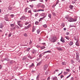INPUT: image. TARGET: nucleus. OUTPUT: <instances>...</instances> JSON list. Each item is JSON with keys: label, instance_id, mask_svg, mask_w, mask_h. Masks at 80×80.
<instances>
[{"label": "nucleus", "instance_id": "47", "mask_svg": "<svg viewBox=\"0 0 80 80\" xmlns=\"http://www.w3.org/2000/svg\"><path fill=\"white\" fill-rule=\"evenodd\" d=\"M71 62L72 63H75V61H74L73 60H71Z\"/></svg>", "mask_w": 80, "mask_h": 80}, {"label": "nucleus", "instance_id": "52", "mask_svg": "<svg viewBox=\"0 0 80 80\" xmlns=\"http://www.w3.org/2000/svg\"><path fill=\"white\" fill-rule=\"evenodd\" d=\"M3 27V26L2 25H0V28H2Z\"/></svg>", "mask_w": 80, "mask_h": 80}, {"label": "nucleus", "instance_id": "28", "mask_svg": "<svg viewBox=\"0 0 80 80\" xmlns=\"http://www.w3.org/2000/svg\"><path fill=\"white\" fill-rule=\"evenodd\" d=\"M18 25L20 27H22L23 25L21 24H18Z\"/></svg>", "mask_w": 80, "mask_h": 80}, {"label": "nucleus", "instance_id": "50", "mask_svg": "<svg viewBox=\"0 0 80 80\" xmlns=\"http://www.w3.org/2000/svg\"><path fill=\"white\" fill-rule=\"evenodd\" d=\"M36 47H37V48H40V46L38 45H37V46H36Z\"/></svg>", "mask_w": 80, "mask_h": 80}, {"label": "nucleus", "instance_id": "56", "mask_svg": "<svg viewBox=\"0 0 80 80\" xmlns=\"http://www.w3.org/2000/svg\"><path fill=\"white\" fill-rule=\"evenodd\" d=\"M10 16L12 17H13V16H14V15L13 14H11V15H10Z\"/></svg>", "mask_w": 80, "mask_h": 80}, {"label": "nucleus", "instance_id": "57", "mask_svg": "<svg viewBox=\"0 0 80 80\" xmlns=\"http://www.w3.org/2000/svg\"><path fill=\"white\" fill-rule=\"evenodd\" d=\"M2 65H0V69H2Z\"/></svg>", "mask_w": 80, "mask_h": 80}, {"label": "nucleus", "instance_id": "30", "mask_svg": "<svg viewBox=\"0 0 80 80\" xmlns=\"http://www.w3.org/2000/svg\"><path fill=\"white\" fill-rule=\"evenodd\" d=\"M32 41L30 40L29 43V44L30 45H32Z\"/></svg>", "mask_w": 80, "mask_h": 80}, {"label": "nucleus", "instance_id": "49", "mask_svg": "<svg viewBox=\"0 0 80 80\" xmlns=\"http://www.w3.org/2000/svg\"><path fill=\"white\" fill-rule=\"evenodd\" d=\"M4 60H7V61H9V60L7 58H5Z\"/></svg>", "mask_w": 80, "mask_h": 80}, {"label": "nucleus", "instance_id": "64", "mask_svg": "<svg viewBox=\"0 0 80 80\" xmlns=\"http://www.w3.org/2000/svg\"><path fill=\"white\" fill-rule=\"evenodd\" d=\"M75 3V2H74V1H72V3Z\"/></svg>", "mask_w": 80, "mask_h": 80}, {"label": "nucleus", "instance_id": "37", "mask_svg": "<svg viewBox=\"0 0 80 80\" xmlns=\"http://www.w3.org/2000/svg\"><path fill=\"white\" fill-rule=\"evenodd\" d=\"M29 6L32 8H33V7L34 6L33 5H30Z\"/></svg>", "mask_w": 80, "mask_h": 80}, {"label": "nucleus", "instance_id": "54", "mask_svg": "<svg viewBox=\"0 0 80 80\" xmlns=\"http://www.w3.org/2000/svg\"><path fill=\"white\" fill-rule=\"evenodd\" d=\"M38 13H37V14L35 15V16L36 17H37L38 16Z\"/></svg>", "mask_w": 80, "mask_h": 80}, {"label": "nucleus", "instance_id": "51", "mask_svg": "<svg viewBox=\"0 0 80 80\" xmlns=\"http://www.w3.org/2000/svg\"><path fill=\"white\" fill-rule=\"evenodd\" d=\"M60 77H61V78H63V77H64V76L63 75H61L60 76Z\"/></svg>", "mask_w": 80, "mask_h": 80}, {"label": "nucleus", "instance_id": "63", "mask_svg": "<svg viewBox=\"0 0 80 80\" xmlns=\"http://www.w3.org/2000/svg\"><path fill=\"white\" fill-rule=\"evenodd\" d=\"M50 77H48L47 78V80H50Z\"/></svg>", "mask_w": 80, "mask_h": 80}, {"label": "nucleus", "instance_id": "26", "mask_svg": "<svg viewBox=\"0 0 80 80\" xmlns=\"http://www.w3.org/2000/svg\"><path fill=\"white\" fill-rule=\"evenodd\" d=\"M43 27H44V28H47V24H44V25H43Z\"/></svg>", "mask_w": 80, "mask_h": 80}, {"label": "nucleus", "instance_id": "48", "mask_svg": "<svg viewBox=\"0 0 80 80\" xmlns=\"http://www.w3.org/2000/svg\"><path fill=\"white\" fill-rule=\"evenodd\" d=\"M11 27H14V24H11Z\"/></svg>", "mask_w": 80, "mask_h": 80}, {"label": "nucleus", "instance_id": "32", "mask_svg": "<svg viewBox=\"0 0 80 80\" xmlns=\"http://www.w3.org/2000/svg\"><path fill=\"white\" fill-rule=\"evenodd\" d=\"M59 2V1L58 0V1H57L56 2V5H55V6H56V5H57V4H58V3Z\"/></svg>", "mask_w": 80, "mask_h": 80}, {"label": "nucleus", "instance_id": "2", "mask_svg": "<svg viewBox=\"0 0 80 80\" xmlns=\"http://www.w3.org/2000/svg\"><path fill=\"white\" fill-rule=\"evenodd\" d=\"M56 40H57V38L56 37H54L50 40V41L52 43H54L56 42Z\"/></svg>", "mask_w": 80, "mask_h": 80}, {"label": "nucleus", "instance_id": "25", "mask_svg": "<svg viewBox=\"0 0 80 80\" xmlns=\"http://www.w3.org/2000/svg\"><path fill=\"white\" fill-rule=\"evenodd\" d=\"M62 65H66V64H67V63H66V62H62Z\"/></svg>", "mask_w": 80, "mask_h": 80}, {"label": "nucleus", "instance_id": "36", "mask_svg": "<svg viewBox=\"0 0 80 80\" xmlns=\"http://www.w3.org/2000/svg\"><path fill=\"white\" fill-rule=\"evenodd\" d=\"M24 36L25 37H27L28 36V35H27V33H25L24 34Z\"/></svg>", "mask_w": 80, "mask_h": 80}, {"label": "nucleus", "instance_id": "21", "mask_svg": "<svg viewBox=\"0 0 80 80\" xmlns=\"http://www.w3.org/2000/svg\"><path fill=\"white\" fill-rule=\"evenodd\" d=\"M28 13H31V14H32V10H31V9H30L28 11Z\"/></svg>", "mask_w": 80, "mask_h": 80}, {"label": "nucleus", "instance_id": "27", "mask_svg": "<svg viewBox=\"0 0 80 80\" xmlns=\"http://www.w3.org/2000/svg\"><path fill=\"white\" fill-rule=\"evenodd\" d=\"M50 52H51V51H47L44 52V53H50Z\"/></svg>", "mask_w": 80, "mask_h": 80}, {"label": "nucleus", "instance_id": "10", "mask_svg": "<svg viewBox=\"0 0 80 80\" xmlns=\"http://www.w3.org/2000/svg\"><path fill=\"white\" fill-rule=\"evenodd\" d=\"M31 26H32V25L31 24H29L26 27V28L27 29H28V28H29L31 27Z\"/></svg>", "mask_w": 80, "mask_h": 80}, {"label": "nucleus", "instance_id": "24", "mask_svg": "<svg viewBox=\"0 0 80 80\" xmlns=\"http://www.w3.org/2000/svg\"><path fill=\"white\" fill-rule=\"evenodd\" d=\"M41 7L43 9L45 8V5H44L42 4L41 6Z\"/></svg>", "mask_w": 80, "mask_h": 80}, {"label": "nucleus", "instance_id": "15", "mask_svg": "<svg viewBox=\"0 0 80 80\" xmlns=\"http://www.w3.org/2000/svg\"><path fill=\"white\" fill-rule=\"evenodd\" d=\"M40 48L41 50H43V49H44V48H45V47L44 46H42V47L40 46Z\"/></svg>", "mask_w": 80, "mask_h": 80}, {"label": "nucleus", "instance_id": "14", "mask_svg": "<svg viewBox=\"0 0 80 80\" xmlns=\"http://www.w3.org/2000/svg\"><path fill=\"white\" fill-rule=\"evenodd\" d=\"M4 19L5 20H6V21H8V18L7 17H4Z\"/></svg>", "mask_w": 80, "mask_h": 80}, {"label": "nucleus", "instance_id": "9", "mask_svg": "<svg viewBox=\"0 0 80 80\" xmlns=\"http://www.w3.org/2000/svg\"><path fill=\"white\" fill-rule=\"evenodd\" d=\"M25 18V16H22L20 18V20H24Z\"/></svg>", "mask_w": 80, "mask_h": 80}, {"label": "nucleus", "instance_id": "53", "mask_svg": "<svg viewBox=\"0 0 80 80\" xmlns=\"http://www.w3.org/2000/svg\"><path fill=\"white\" fill-rule=\"evenodd\" d=\"M69 34L70 33L68 32H67L66 33V35H69Z\"/></svg>", "mask_w": 80, "mask_h": 80}, {"label": "nucleus", "instance_id": "45", "mask_svg": "<svg viewBox=\"0 0 80 80\" xmlns=\"http://www.w3.org/2000/svg\"><path fill=\"white\" fill-rule=\"evenodd\" d=\"M38 78H39V75H38L36 78L37 80H38Z\"/></svg>", "mask_w": 80, "mask_h": 80}, {"label": "nucleus", "instance_id": "34", "mask_svg": "<svg viewBox=\"0 0 80 80\" xmlns=\"http://www.w3.org/2000/svg\"><path fill=\"white\" fill-rule=\"evenodd\" d=\"M41 63H42V62H40L38 63L37 64V65H38V66L40 65V64H41Z\"/></svg>", "mask_w": 80, "mask_h": 80}, {"label": "nucleus", "instance_id": "17", "mask_svg": "<svg viewBox=\"0 0 80 80\" xmlns=\"http://www.w3.org/2000/svg\"><path fill=\"white\" fill-rule=\"evenodd\" d=\"M76 45L79 46V43L78 42V40H77V42H76Z\"/></svg>", "mask_w": 80, "mask_h": 80}, {"label": "nucleus", "instance_id": "58", "mask_svg": "<svg viewBox=\"0 0 80 80\" xmlns=\"http://www.w3.org/2000/svg\"><path fill=\"white\" fill-rule=\"evenodd\" d=\"M29 58H30V59H32V58H33L30 56H29L28 57Z\"/></svg>", "mask_w": 80, "mask_h": 80}, {"label": "nucleus", "instance_id": "22", "mask_svg": "<svg viewBox=\"0 0 80 80\" xmlns=\"http://www.w3.org/2000/svg\"><path fill=\"white\" fill-rule=\"evenodd\" d=\"M48 17H49V18H52V14H49Z\"/></svg>", "mask_w": 80, "mask_h": 80}, {"label": "nucleus", "instance_id": "55", "mask_svg": "<svg viewBox=\"0 0 80 80\" xmlns=\"http://www.w3.org/2000/svg\"><path fill=\"white\" fill-rule=\"evenodd\" d=\"M66 71H67V72H70V69H67Z\"/></svg>", "mask_w": 80, "mask_h": 80}, {"label": "nucleus", "instance_id": "42", "mask_svg": "<svg viewBox=\"0 0 80 80\" xmlns=\"http://www.w3.org/2000/svg\"><path fill=\"white\" fill-rule=\"evenodd\" d=\"M45 15V13H42L41 14V16H44Z\"/></svg>", "mask_w": 80, "mask_h": 80}, {"label": "nucleus", "instance_id": "60", "mask_svg": "<svg viewBox=\"0 0 80 80\" xmlns=\"http://www.w3.org/2000/svg\"><path fill=\"white\" fill-rule=\"evenodd\" d=\"M42 45H45L46 44L45 43H42Z\"/></svg>", "mask_w": 80, "mask_h": 80}, {"label": "nucleus", "instance_id": "40", "mask_svg": "<svg viewBox=\"0 0 80 80\" xmlns=\"http://www.w3.org/2000/svg\"><path fill=\"white\" fill-rule=\"evenodd\" d=\"M43 20V18H40V19L39 20V22H41V21H42Z\"/></svg>", "mask_w": 80, "mask_h": 80}, {"label": "nucleus", "instance_id": "5", "mask_svg": "<svg viewBox=\"0 0 80 80\" xmlns=\"http://www.w3.org/2000/svg\"><path fill=\"white\" fill-rule=\"evenodd\" d=\"M30 8H26L25 10V13H27V12L29 11V10H30Z\"/></svg>", "mask_w": 80, "mask_h": 80}, {"label": "nucleus", "instance_id": "16", "mask_svg": "<svg viewBox=\"0 0 80 80\" xmlns=\"http://www.w3.org/2000/svg\"><path fill=\"white\" fill-rule=\"evenodd\" d=\"M53 80H58V79L57 78V77H55L54 78H53Z\"/></svg>", "mask_w": 80, "mask_h": 80}, {"label": "nucleus", "instance_id": "33", "mask_svg": "<svg viewBox=\"0 0 80 80\" xmlns=\"http://www.w3.org/2000/svg\"><path fill=\"white\" fill-rule=\"evenodd\" d=\"M29 23V22H26L25 23V25H28V24Z\"/></svg>", "mask_w": 80, "mask_h": 80}, {"label": "nucleus", "instance_id": "4", "mask_svg": "<svg viewBox=\"0 0 80 80\" xmlns=\"http://www.w3.org/2000/svg\"><path fill=\"white\" fill-rule=\"evenodd\" d=\"M76 60H78V59H79V54L78 53V52H76Z\"/></svg>", "mask_w": 80, "mask_h": 80}, {"label": "nucleus", "instance_id": "62", "mask_svg": "<svg viewBox=\"0 0 80 80\" xmlns=\"http://www.w3.org/2000/svg\"><path fill=\"white\" fill-rule=\"evenodd\" d=\"M52 14L53 15H55V13L54 12H52Z\"/></svg>", "mask_w": 80, "mask_h": 80}, {"label": "nucleus", "instance_id": "19", "mask_svg": "<svg viewBox=\"0 0 80 80\" xmlns=\"http://www.w3.org/2000/svg\"><path fill=\"white\" fill-rule=\"evenodd\" d=\"M34 67V64L33 63H32L31 65L29 66V68H31V67Z\"/></svg>", "mask_w": 80, "mask_h": 80}, {"label": "nucleus", "instance_id": "13", "mask_svg": "<svg viewBox=\"0 0 80 80\" xmlns=\"http://www.w3.org/2000/svg\"><path fill=\"white\" fill-rule=\"evenodd\" d=\"M56 48L59 51H62V49L61 48L57 47Z\"/></svg>", "mask_w": 80, "mask_h": 80}, {"label": "nucleus", "instance_id": "12", "mask_svg": "<svg viewBox=\"0 0 80 80\" xmlns=\"http://www.w3.org/2000/svg\"><path fill=\"white\" fill-rule=\"evenodd\" d=\"M73 42H70L69 43V45L70 46H72V45H73Z\"/></svg>", "mask_w": 80, "mask_h": 80}, {"label": "nucleus", "instance_id": "41", "mask_svg": "<svg viewBox=\"0 0 80 80\" xmlns=\"http://www.w3.org/2000/svg\"><path fill=\"white\" fill-rule=\"evenodd\" d=\"M64 75H67V74L68 73V72H64Z\"/></svg>", "mask_w": 80, "mask_h": 80}, {"label": "nucleus", "instance_id": "8", "mask_svg": "<svg viewBox=\"0 0 80 80\" xmlns=\"http://www.w3.org/2000/svg\"><path fill=\"white\" fill-rule=\"evenodd\" d=\"M44 54H45V53H44V52H43V53L40 54V55H39V57L40 58H41L42 57V56H43Z\"/></svg>", "mask_w": 80, "mask_h": 80}, {"label": "nucleus", "instance_id": "1", "mask_svg": "<svg viewBox=\"0 0 80 80\" xmlns=\"http://www.w3.org/2000/svg\"><path fill=\"white\" fill-rule=\"evenodd\" d=\"M68 20L70 22H76L77 21V19H73L71 17H68L67 18Z\"/></svg>", "mask_w": 80, "mask_h": 80}, {"label": "nucleus", "instance_id": "38", "mask_svg": "<svg viewBox=\"0 0 80 80\" xmlns=\"http://www.w3.org/2000/svg\"><path fill=\"white\" fill-rule=\"evenodd\" d=\"M18 23V24H20V23L21 22V21H18L17 22Z\"/></svg>", "mask_w": 80, "mask_h": 80}, {"label": "nucleus", "instance_id": "61", "mask_svg": "<svg viewBox=\"0 0 80 80\" xmlns=\"http://www.w3.org/2000/svg\"><path fill=\"white\" fill-rule=\"evenodd\" d=\"M39 2H43V0H40Z\"/></svg>", "mask_w": 80, "mask_h": 80}, {"label": "nucleus", "instance_id": "18", "mask_svg": "<svg viewBox=\"0 0 80 80\" xmlns=\"http://www.w3.org/2000/svg\"><path fill=\"white\" fill-rule=\"evenodd\" d=\"M69 7L70 9H73V6L72 5H70L69 6Z\"/></svg>", "mask_w": 80, "mask_h": 80}, {"label": "nucleus", "instance_id": "3", "mask_svg": "<svg viewBox=\"0 0 80 80\" xmlns=\"http://www.w3.org/2000/svg\"><path fill=\"white\" fill-rule=\"evenodd\" d=\"M37 52V51L35 49H33L31 51V52L32 54H36Z\"/></svg>", "mask_w": 80, "mask_h": 80}, {"label": "nucleus", "instance_id": "35", "mask_svg": "<svg viewBox=\"0 0 80 80\" xmlns=\"http://www.w3.org/2000/svg\"><path fill=\"white\" fill-rule=\"evenodd\" d=\"M30 50V48H28V49H27L26 50V51L27 52H29V50Z\"/></svg>", "mask_w": 80, "mask_h": 80}, {"label": "nucleus", "instance_id": "11", "mask_svg": "<svg viewBox=\"0 0 80 80\" xmlns=\"http://www.w3.org/2000/svg\"><path fill=\"white\" fill-rule=\"evenodd\" d=\"M61 42H62L63 43H65V40L63 39L62 37H61V38L60 40Z\"/></svg>", "mask_w": 80, "mask_h": 80}, {"label": "nucleus", "instance_id": "43", "mask_svg": "<svg viewBox=\"0 0 80 80\" xmlns=\"http://www.w3.org/2000/svg\"><path fill=\"white\" fill-rule=\"evenodd\" d=\"M38 21H36L35 22V24H36V25H38Z\"/></svg>", "mask_w": 80, "mask_h": 80}, {"label": "nucleus", "instance_id": "6", "mask_svg": "<svg viewBox=\"0 0 80 80\" xmlns=\"http://www.w3.org/2000/svg\"><path fill=\"white\" fill-rule=\"evenodd\" d=\"M40 11H42V12H43V11H44V10L39 9H38V11L35 10V11L34 12H40Z\"/></svg>", "mask_w": 80, "mask_h": 80}, {"label": "nucleus", "instance_id": "31", "mask_svg": "<svg viewBox=\"0 0 80 80\" xmlns=\"http://www.w3.org/2000/svg\"><path fill=\"white\" fill-rule=\"evenodd\" d=\"M12 35V33H10V34H8V37H11V36Z\"/></svg>", "mask_w": 80, "mask_h": 80}, {"label": "nucleus", "instance_id": "39", "mask_svg": "<svg viewBox=\"0 0 80 80\" xmlns=\"http://www.w3.org/2000/svg\"><path fill=\"white\" fill-rule=\"evenodd\" d=\"M65 38H66V39L68 40H69V39H70V38H69L68 37H65Z\"/></svg>", "mask_w": 80, "mask_h": 80}, {"label": "nucleus", "instance_id": "20", "mask_svg": "<svg viewBox=\"0 0 80 80\" xmlns=\"http://www.w3.org/2000/svg\"><path fill=\"white\" fill-rule=\"evenodd\" d=\"M34 67V64L33 63H32L31 65L29 66V68H31V67Z\"/></svg>", "mask_w": 80, "mask_h": 80}, {"label": "nucleus", "instance_id": "29", "mask_svg": "<svg viewBox=\"0 0 80 80\" xmlns=\"http://www.w3.org/2000/svg\"><path fill=\"white\" fill-rule=\"evenodd\" d=\"M40 32V31L39 29H38V30H37V33L38 34H39Z\"/></svg>", "mask_w": 80, "mask_h": 80}, {"label": "nucleus", "instance_id": "46", "mask_svg": "<svg viewBox=\"0 0 80 80\" xmlns=\"http://www.w3.org/2000/svg\"><path fill=\"white\" fill-rule=\"evenodd\" d=\"M71 76V74H69V75L68 76H67V77H66V78H69V77H70V76Z\"/></svg>", "mask_w": 80, "mask_h": 80}, {"label": "nucleus", "instance_id": "7", "mask_svg": "<svg viewBox=\"0 0 80 80\" xmlns=\"http://www.w3.org/2000/svg\"><path fill=\"white\" fill-rule=\"evenodd\" d=\"M48 67V65H45V66H44V67H43L44 70H46Z\"/></svg>", "mask_w": 80, "mask_h": 80}, {"label": "nucleus", "instance_id": "44", "mask_svg": "<svg viewBox=\"0 0 80 80\" xmlns=\"http://www.w3.org/2000/svg\"><path fill=\"white\" fill-rule=\"evenodd\" d=\"M8 9L9 10H11L12 9V8L11 7H9Z\"/></svg>", "mask_w": 80, "mask_h": 80}, {"label": "nucleus", "instance_id": "23", "mask_svg": "<svg viewBox=\"0 0 80 80\" xmlns=\"http://www.w3.org/2000/svg\"><path fill=\"white\" fill-rule=\"evenodd\" d=\"M32 32H35V30L36 29H35V27H33L32 28Z\"/></svg>", "mask_w": 80, "mask_h": 80}, {"label": "nucleus", "instance_id": "59", "mask_svg": "<svg viewBox=\"0 0 80 80\" xmlns=\"http://www.w3.org/2000/svg\"><path fill=\"white\" fill-rule=\"evenodd\" d=\"M16 28H20V27H18V26H16Z\"/></svg>", "mask_w": 80, "mask_h": 80}]
</instances>
